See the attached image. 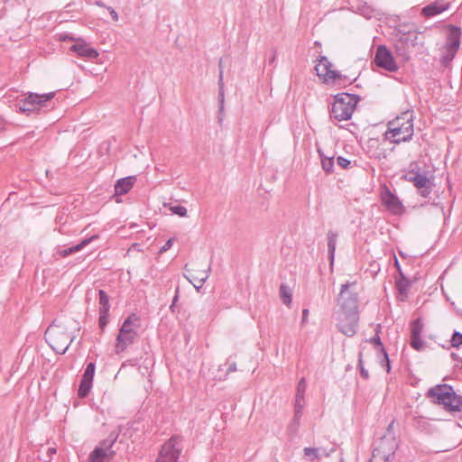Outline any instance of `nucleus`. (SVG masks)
Here are the masks:
<instances>
[{"mask_svg": "<svg viewBox=\"0 0 462 462\" xmlns=\"http://www.w3.org/2000/svg\"><path fill=\"white\" fill-rule=\"evenodd\" d=\"M236 370V365L235 363L231 364L227 369V372H234Z\"/></svg>", "mask_w": 462, "mask_h": 462, "instance_id": "49", "label": "nucleus"}, {"mask_svg": "<svg viewBox=\"0 0 462 462\" xmlns=\"http://www.w3.org/2000/svg\"><path fill=\"white\" fill-rule=\"evenodd\" d=\"M409 291H397L396 298L400 301H404L408 298Z\"/></svg>", "mask_w": 462, "mask_h": 462, "instance_id": "41", "label": "nucleus"}, {"mask_svg": "<svg viewBox=\"0 0 462 462\" xmlns=\"http://www.w3.org/2000/svg\"><path fill=\"white\" fill-rule=\"evenodd\" d=\"M304 398L295 397L294 413L302 415Z\"/></svg>", "mask_w": 462, "mask_h": 462, "instance_id": "37", "label": "nucleus"}, {"mask_svg": "<svg viewBox=\"0 0 462 462\" xmlns=\"http://www.w3.org/2000/svg\"><path fill=\"white\" fill-rule=\"evenodd\" d=\"M420 173H417V172H414V171H408L405 175H404V179L407 180V181H411V182H413V180L416 179L417 176H419Z\"/></svg>", "mask_w": 462, "mask_h": 462, "instance_id": "42", "label": "nucleus"}, {"mask_svg": "<svg viewBox=\"0 0 462 462\" xmlns=\"http://www.w3.org/2000/svg\"><path fill=\"white\" fill-rule=\"evenodd\" d=\"M374 63L377 67L391 72L396 71L398 69L392 52L383 45L377 47L374 55Z\"/></svg>", "mask_w": 462, "mask_h": 462, "instance_id": "12", "label": "nucleus"}, {"mask_svg": "<svg viewBox=\"0 0 462 462\" xmlns=\"http://www.w3.org/2000/svg\"><path fill=\"white\" fill-rule=\"evenodd\" d=\"M358 98L351 94L340 93L334 97L331 104L330 116L337 121H346L352 117Z\"/></svg>", "mask_w": 462, "mask_h": 462, "instance_id": "4", "label": "nucleus"}, {"mask_svg": "<svg viewBox=\"0 0 462 462\" xmlns=\"http://www.w3.org/2000/svg\"><path fill=\"white\" fill-rule=\"evenodd\" d=\"M70 50L80 57L96 59L99 55L96 49L91 48L89 44L83 40H77L76 42L70 47Z\"/></svg>", "mask_w": 462, "mask_h": 462, "instance_id": "15", "label": "nucleus"}, {"mask_svg": "<svg viewBox=\"0 0 462 462\" xmlns=\"http://www.w3.org/2000/svg\"><path fill=\"white\" fill-rule=\"evenodd\" d=\"M95 370L96 365L94 362H90L87 365L78 389V395L79 398H85L89 393L90 389L92 388Z\"/></svg>", "mask_w": 462, "mask_h": 462, "instance_id": "13", "label": "nucleus"}, {"mask_svg": "<svg viewBox=\"0 0 462 462\" xmlns=\"http://www.w3.org/2000/svg\"><path fill=\"white\" fill-rule=\"evenodd\" d=\"M304 455L310 457L311 461L320 458V448H305Z\"/></svg>", "mask_w": 462, "mask_h": 462, "instance_id": "26", "label": "nucleus"}, {"mask_svg": "<svg viewBox=\"0 0 462 462\" xmlns=\"http://www.w3.org/2000/svg\"><path fill=\"white\" fill-rule=\"evenodd\" d=\"M307 383L305 378H301L297 385L296 397L304 398Z\"/></svg>", "mask_w": 462, "mask_h": 462, "instance_id": "29", "label": "nucleus"}, {"mask_svg": "<svg viewBox=\"0 0 462 462\" xmlns=\"http://www.w3.org/2000/svg\"><path fill=\"white\" fill-rule=\"evenodd\" d=\"M88 462H96V461H92V460H89V459H88Z\"/></svg>", "mask_w": 462, "mask_h": 462, "instance_id": "56", "label": "nucleus"}, {"mask_svg": "<svg viewBox=\"0 0 462 462\" xmlns=\"http://www.w3.org/2000/svg\"><path fill=\"white\" fill-rule=\"evenodd\" d=\"M395 264H396V266L399 268V264H398V262H397V261H395Z\"/></svg>", "mask_w": 462, "mask_h": 462, "instance_id": "55", "label": "nucleus"}, {"mask_svg": "<svg viewBox=\"0 0 462 462\" xmlns=\"http://www.w3.org/2000/svg\"><path fill=\"white\" fill-rule=\"evenodd\" d=\"M411 284L410 283V282H407L404 284H402L401 282L398 283L399 289H402L404 286H411Z\"/></svg>", "mask_w": 462, "mask_h": 462, "instance_id": "51", "label": "nucleus"}, {"mask_svg": "<svg viewBox=\"0 0 462 462\" xmlns=\"http://www.w3.org/2000/svg\"><path fill=\"white\" fill-rule=\"evenodd\" d=\"M336 241H337V235L336 234H329L328 235V249L331 254V256L333 257L335 250H336Z\"/></svg>", "mask_w": 462, "mask_h": 462, "instance_id": "33", "label": "nucleus"}, {"mask_svg": "<svg viewBox=\"0 0 462 462\" xmlns=\"http://www.w3.org/2000/svg\"><path fill=\"white\" fill-rule=\"evenodd\" d=\"M412 183L417 189H420L423 195L430 192V180L425 175L420 174L415 180H413Z\"/></svg>", "mask_w": 462, "mask_h": 462, "instance_id": "20", "label": "nucleus"}, {"mask_svg": "<svg viewBox=\"0 0 462 462\" xmlns=\"http://www.w3.org/2000/svg\"><path fill=\"white\" fill-rule=\"evenodd\" d=\"M73 252H69V249H66V250H63L60 252V255L61 256H67L68 254H72Z\"/></svg>", "mask_w": 462, "mask_h": 462, "instance_id": "50", "label": "nucleus"}, {"mask_svg": "<svg viewBox=\"0 0 462 462\" xmlns=\"http://www.w3.org/2000/svg\"><path fill=\"white\" fill-rule=\"evenodd\" d=\"M358 367L360 369L361 376L363 378H365V379H368L369 378V374H368V371L364 367L363 359H362V353H359Z\"/></svg>", "mask_w": 462, "mask_h": 462, "instance_id": "38", "label": "nucleus"}, {"mask_svg": "<svg viewBox=\"0 0 462 462\" xmlns=\"http://www.w3.org/2000/svg\"><path fill=\"white\" fill-rule=\"evenodd\" d=\"M185 275L195 289H200L208 277V269L200 263H189L185 266Z\"/></svg>", "mask_w": 462, "mask_h": 462, "instance_id": "11", "label": "nucleus"}, {"mask_svg": "<svg viewBox=\"0 0 462 462\" xmlns=\"http://www.w3.org/2000/svg\"><path fill=\"white\" fill-rule=\"evenodd\" d=\"M395 449L393 439L383 436L376 442L369 462H388L390 456L395 453Z\"/></svg>", "mask_w": 462, "mask_h": 462, "instance_id": "9", "label": "nucleus"}, {"mask_svg": "<svg viewBox=\"0 0 462 462\" xmlns=\"http://www.w3.org/2000/svg\"><path fill=\"white\" fill-rule=\"evenodd\" d=\"M134 181V177H126L118 180L115 185L116 195L126 194L133 188Z\"/></svg>", "mask_w": 462, "mask_h": 462, "instance_id": "18", "label": "nucleus"}, {"mask_svg": "<svg viewBox=\"0 0 462 462\" xmlns=\"http://www.w3.org/2000/svg\"><path fill=\"white\" fill-rule=\"evenodd\" d=\"M451 356H452V358H453V359H457V354L452 353V354H451Z\"/></svg>", "mask_w": 462, "mask_h": 462, "instance_id": "54", "label": "nucleus"}, {"mask_svg": "<svg viewBox=\"0 0 462 462\" xmlns=\"http://www.w3.org/2000/svg\"><path fill=\"white\" fill-rule=\"evenodd\" d=\"M108 321V313L99 312L98 323L101 328H104Z\"/></svg>", "mask_w": 462, "mask_h": 462, "instance_id": "40", "label": "nucleus"}, {"mask_svg": "<svg viewBox=\"0 0 462 462\" xmlns=\"http://www.w3.org/2000/svg\"><path fill=\"white\" fill-rule=\"evenodd\" d=\"M337 162L338 166H340L344 170H346V169H349L352 167V161L347 158L338 156L337 159Z\"/></svg>", "mask_w": 462, "mask_h": 462, "instance_id": "32", "label": "nucleus"}, {"mask_svg": "<svg viewBox=\"0 0 462 462\" xmlns=\"http://www.w3.org/2000/svg\"><path fill=\"white\" fill-rule=\"evenodd\" d=\"M139 317L136 314H131L124 321L119 330L123 332L136 331L135 328H139Z\"/></svg>", "mask_w": 462, "mask_h": 462, "instance_id": "19", "label": "nucleus"}, {"mask_svg": "<svg viewBox=\"0 0 462 462\" xmlns=\"http://www.w3.org/2000/svg\"><path fill=\"white\" fill-rule=\"evenodd\" d=\"M106 450L104 448L96 447L94 450L89 454L88 459L96 462H102L104 458H106Z\"/></svg>", "mask_w": 462, "mask_h": 462, "instance_id": "24", "label": "nucleus"}, {"mask_svg": "<svg viewBox=\"0 0 462 462\" xmlns=\"http://www.w3.org/2000/svg\"><path fill=\"white\" fill-rule=\"evenodd\" d=\"M413 135V114L405 111L388 123L385 138L395 143L406 142Z\"/></svg>", "mask_w": 462, "mask_h": 462, "instance_id": "2", "label": "nucleus"}, {"mask_svg": "<svg viewBox=\"0 0 462 462\" xmlns=\"http://www.w3.org/2000/svg\"><path fill=\"white\" fill-rule=\"evenodd\" d=\"M377 357L379 359V363L382 367L385 368L387 373H390L391 371V364L390 359L388 356V354L385 350V348H382L380 352L376 353Z\"/></svg>", "mask_w": 462, "mask_h": 462, "instance_id": "23", "label": "nucleus"}, {"mask_svg": "<svg viewBox=\"0 0 462 462\" xmlns=\"http://www.w3.org/2000/svg\"><path fill=\"white\" fill-rule=\"evenodd\" d=\"M426 395L431 399L432 402L443 405L444 409L448 411L455 412L461 411L462 398L448 384H437L430 388Z\"/></svg>", "mask_w": 462, "mask_h": 462, "instance_id": "3", "label": "nucleus"}, {"mask_svg": "<svg viewBox=\"0 0 462 462\" xmlns=\"http://www.w3.org/2000/svg\"><path fill=\"white\" fill-rule=\"evenodd\" d=\"M450 343L453 347H458L460 345H462V333L454 331L450 339Z\"/></svg>", "mask_w": 462, "mask_h": 462, "instance_id": "30", "label": "nucleus"}, {"mask_svg": "<svg viewBox=\"0 0 462 462\" xmlns=\"http://www.w3.org/2000/svg\"><path fill=\"white\" fill-rule=\"evenodd\" d=\"M393 421H392V422L390 423V425H389V426H388V428H387V430H388V431H390V430L393 429Z\"/></svg>", "mask_w": 462, "mask_h": 462, "instance_id": "53", "label": "nucleus"}, {"mask_svg": "<svg viewBox=\"0 0 462 462\" xmlns=\"http://www.w3.org/2000/svg\"><path fill=\"white\" fill-rule=\"evenodd\" d=\"M319 155L321 157V166H322V169L327 173L333 172L334 156H325L320 151H319Z\"/></svg>", "mask_w": 462, "mask_h": 462, "instance_id": "21", "label": "nucleus"}, {"mask_svg": "<svg viewBox=\"0 0 462 462\" xmlns=\"http://www.w3.org/2000/svg\"><path fill=\"white\" fill-rule=\"evenodd\" d=\"M170 210L171 211V213L178 215L181 217L187 216V209L183 206H171Z\"/></svg>", "mask_w": 462, "mask_h": 462, "instance_id": "31", "label": "nucleus"}, {"mask_svg": "<svg viewBox=\"0 0 462 462\" xmlns=\"http://www.w3.org/2000/svg\"><path fill=\"white\" fill-rule=\"evenodd\" d=\"M423 324L420 319H415L411 324V337H420Z\"/></svg>", "mask_w": 462, "mask_h": 462, "instance_id": "25", "label": "nucleus"}, {"mask_svg": "<svg viewBox=\"0 0 462 462\" xmlns=\"http://www.w3.org/2000/svg\"><path fill=\"white\" fill-rule=\"evenodd\" d=\"M460 28L453 25L447 28V42L442 49V60L444 62H449L457 54L460 45Z\"/></svg>", "mask_w": 462, "mask_h": 462, "instance_id": "8", "label": "nucleus"}, {"mask_svg": "<svg viewBox=\"0 0 462 462\" xmlns=\"http://www.w3.org/2000/svg\"><path fill=\"white\" fill-rule=\"evenodd\" d=\"M116 441V437H115L111 440H109L108 446L106 447V448H105L106 453H107L106 458H112L115 456L116 452L112 449V447L114 446Z\"/></svg>", "mask_w": 462, "mask_h": 462, "instance_id": "39", "label": "nucleus"}, {"mask_svg": "<svg viewBox=\"0 0 462 462\" xmlns=\"http://www.w3.org/2000/svg\"><path fill=\"white\" fill-rule=\"evenodd\" d=\"M178 291H176V293H175V295H174V297H173V300H172V303H171V307H170V309H171V312H174V311H175L176 302H177V300H178V297H179V296H178Z\"/></svg>", "mask_w": 462, "mask_h": 462, "instance_id": "44", "label": "nucleus"}, {"mask_svg": "<svg viewBox=\"0 0 462 462\" xmlns=\"http://www.w3.org/2000/svg\"><path fill=\"white\" fill-rule=\"evenodd\" d=\"M308 315H309V310L304 309L302 310V323L306 322Z\"/></svg>", "mask_w": 462, "mask_h": 462, "instance_id": "46", "label": "nucleus"}, {"mask_svg": "<svg viewBox=\"0 0 462 462\" xmlns=\"http://www.w3.org/2000/svg\"><path fill=\"white\" fill-rule=\"evenodd\" d=\"M110 309L109 298L105 291H99V312L108 313Z\"/></svg>", "mask_w": 462, "mask_h": 462, "instance_id": "22", "label": "nucleus"}, {"mask_svg": "<svg viewBox=\"0 0 462 462\" xmlns=\"http://www.w3.org/2000/svg\"><path fill=\"white\" fill-rule=\"evenodd\" d=\"M98 238V236L97 235H95V236H92L90 238H88V239H84L81 243H79V245H75V246H72L69 248V252H79V250H81L85 245H87L88 244H89L92 240L94 239H97Z\"/></svg>", "mask_w": 462, "mask_h": 462, "instance_id": "27", "label": "nucleus"}, {"mask_svg": "<svg viewBox=\"0 0 462 462\" xmlns=\"http://www.w3.org/2000/svg\"><path fill=\"white\" fill-rule=\"evenodd\" d=\"M182 449V438L174 435L162 446L155 462H179Z\"/></svg>", "mask_w": 462, "mask_h": 462, "instance_id": "7", "label": "nucleus"}, {"mask_svg": "<svg viewBox=\"0 0 462 462\" xmlns=\"http://www.w3.org/2000/svg\"><path fill=\"white\" fill-rule=\"evenodd\" d=\"M111 439H111V438H109V439H106L103 440V441L101 442V446H100L99 448H106V447H107V446H108V444H109V440H111Z\"/></svg>", "mask_w": 462, "mask_h": 462, "instance_id": "47", "label": "nucleus"}, {"mask_svg": "<svg viewBox=\"0 0 462 462\" xmlns=\"http://www.w3.org/2000/svg\"><path fill=\"white\" fill-rule=\"evenodd\" d=\"M370 342L374 346L376 353L380 352L382 348H384L379 335H374V337L370 339Z\"/></svg>", "mask_w": 462, "mask_h": 462, "instance_id": "36", "label": "nucleus"}, {"mask_svg": "<svg viewBox=\"0 0 462 462\" xmlns=\"http://www.w3.org/2000/svg\"><path fill=\"white\" fill-rule=\"evenodd\" d=\"M301 414L294 413L291 423L289 425V430L291 432H296L300 427Z\"/></svg>", "mask_w": 462, "mask_h": 462, "instance_id": "28", "label": "nucleus"}, {"mask_svg": "<svg viewBox=\"0 0 462 462\" xmlns=\"http://www.w3.org/2000/svg\"><path fill=\"white\" fill-rule=\"evenodd\" d=\"M292 294L291 291H281V300L283 304L289 306L291 302Z\"/></svg>", "mask_w": 462, "mask_h": 462, "instance_id": "35", "label": "nucleus"}, {"mask_svg": "<svg viewBox=\"0 0 462 462\" xmlns=\"http://www.w3.org/2000/svg\"><path fill=\"white\" fill-rule=\"evenodd\" d=\"M448 7H449L448 3H447L443 0H439V1H436L429 5L425 6L422 9L421 14L425 17H431V16L439 14L442 12L448 10Z\"/></svg>", "mask_w": 462, "mask_h": 462, "instance_id": "17", "label": "nucleus"}, {"mask_svg": "<svg viewBox=\"0 0 462 462\" xmlns=\"http://www.w3.org/2000/svg\"><path fill=\"white\" fill-rule=\"evenodd\" d=\"M380 331H381V325L377 324L376 328H375V335H379Z\"/></svg>", "mask_w": 462, "mask_h": 462, "instance_id": "52", "label": "nucleus"}, {"mask_svg": "<svg viewBox=\"0 0 462 462\" xmlns=\"http://www.w3.org/2000/svg\"><path fill=\"white\" fill-rule=\"evenodd\" d=\"M335 315L338 329L347 337L354 336L359 320L358 296L355 291H340Z\"/></svg>", "mask_w": 462, "mask_h": 462, "instance_id": "1", "label": "nucleus"}, {"mask_svg": "<svg viewBox=\"0 0 462 462\" xmlns=\"http://www.w3.org/2000/svg\"><path fill=\"white\" fill-rule=\"evenodd\" d=\"M54 92L46 94L29 93L19 102V109L22 112H32L44 106L46 103L54 97Z\"/></svg>", "mask_w": 462, "mask_h": 462, "instance_id": "10", "label": "nucleus"}, {"mask_svg": "<svg viewBox=\"0 0 462 462\" xmlns=\"http://www.w3.org/2000/svg\"><path fill=\"white\" fill-rule=\"evenodd\" d=\"M172 244H173V239L172 238H170L166 243L165 245L159 250V253L160 254H162L164 252H166L167 250H169L171 246H172Z\"/></svg>", "mask_w": 462, "mask_h": 462, "instance_id": "43", "label": "nucleus"}, {"mask_svg": "<svg viewBox=\"0 0 462 462\" xmlns=\"http://www.w3.org/2000/svg\"><path fill=\"white\" fill-rule=\"evenodd\" d=\"M381 199L383 204L386 207V208L393 214H402L404 211V208L400 201V199L391 192V190L387 187H383L381 192Z\"/></svg>", "mask_w": 462, "mask_h": 462, "instance_id": "14", "label": "nucleus"}, {"mask_svg": "<svg viewBox=\"0 0 462 462\" xmlns=\"http://www.w3.org/2000/svg\"><path fill=\"white\" fill-rule=\"evenodd\" d=\"M334 451H335L334 448H332L329 451H327L326 449L320 448V453H322L325 457H329L330 453L334 452Z\"/></svg>", "mask_w": 462, "mask_h": 462, "instance_id": "45", "label": "nucleus"}, {"mask_svg": "<svg viewBox=\"0 0 462 462\" xmlns=\"http://www.w3.org/2000/svg\"><path fill=\"white\" fill-rule=\"evenodd\" d=\"M5 123L2 118H0V133L5 131Z\"/></svg>", "mask_w": 462, "mask_h": 462, "instance_id": "48", "label": "nucleus"}, {"mask_svg": "<svg viewBox=\"0 0 462 462\" xmlns=\"http://www.w3.org/2000/svg\"><path fill=\"white\" fill-rule=\"evenodd\" d=\"M315 70L318 77L327 85H340L346 79V77L336 69L334 64L327 57H320L318 60Z\"/></svg>", "mask_w": 462, "mask_h": 462, "instance_id": "6", "label": "nucleus"}, {"mask_svg": "<svg viewBox=\"0 0 462 462\" xmlns=\"http://www.w3.org/2000/svg\"><path fill=\"white\" fill-rule=\"evenodd\" d=\"M44 337L51 347L60 355L65 354L73 341V337L70 338L69 335L64 330V328H61L60 324L57 323V319H54L48 327Z\"/></svg>", "mask_w": 462, "mask_h": 462, "instance_id": "5", "label": "nucleus"}, {"mask_svg": "<svg viewBox=\"0 0 462 462\" xmlns=\"http://www.w3.org/2000/svg\"><path fill=\"white\" fill-rule=\"evenodd\" d=\"M137 337L136 331L123 332L119 330L116 337V352L119 354L125 350V348L133 344L134 340Z\"/></svg>", "mask_w": 462, "mask_h": 462, "instance_id": "16", "label": "nucleus"}, {"mask_svg": "<svg viewBox=\"0 0 462 462\" xmlns=\"http://www.w3.org/2000/svg\"><path fill=\"white\" fill-rule=\"evenodd\" d=\"M411 346L416 350H420L424 346V342L420 337H411Z\"/></svg>", "mask_w": 462, "mask_h": 462, "instance_id": "34", "label": "nucleus"}]
</instances>
